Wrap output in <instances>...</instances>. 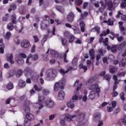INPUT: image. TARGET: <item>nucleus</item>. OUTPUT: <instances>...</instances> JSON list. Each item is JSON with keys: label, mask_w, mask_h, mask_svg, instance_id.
I'll return each instance as SVG.
<instances>
[{"label": "nucleus", "mask_w": 126, "mask_h": 126, "mask_svg": "<svg viewBox=\"0 0 126 126\" xmlns=\"http://www.w3.org/2000/svg\"><path fill=\"white\" fill-rule=\"evenodd\" d=\"M126 64V59L124 58L122 59L121 62L119 63L120 66H125Z\"/></svg>", "instance_id": "nucleus-29"}, {"label": "nucleus", "mask_w": 126, "mask_h": 126, "mask_svg": "<svg viewBox=\"0 0 126 126\" xmlns=\"http://www.w3.org/2000/svg\"><path fill=\"white\" fill-rule=\"evenodd\" d=\"M81 86H82V84L80 85V87L77 88V90L75 91L74 94L72 96V100L73 102H76L78 99L81 100L82 99V96L79 95V89L81 88Z\"/></svg>", "instance_id": "nucleus-2"}, {"label": "nucleus", "mask_w": 126, "mask_h": 126, "mask_svg": "<svg viewBox=\"0 0 126 126\" xmlns=\"http://www.w3.org/2000/svg\"><path fill=\"white\" fill-rule=\"evenodd\" d=\"M90 56L91 60H94L95 59V51L94 49H91L89 51Z\"/></svg>", "instance_id": "nucleus-19"}, {"label": "nucleus", "mask_w": 126, "mask_h": 126, "mask_svg": "<svg viewBox=\"0 0 126 126\" xmlns=\"http://www.w3.org/2000/svg\"><path fill=\"white\" fill-rule=\"evenodd\" d=\"M109 71L110 73H114L116 71V69L114 67H110Z\"/></svg>", "instance_id": "nucleus-50"}, {"label": "nucleus", "mask_w": 126, "mask_h": 126, "mask_svg": "<svg viewBox=\"0 0 126 126\" xmlns=\"http://www.w3.org/2000/svg\"><path fill=\"white\" fill-rule=\"evenodd\" d=\"M74 40H75V37L73 35H70V37L68 39L69 43H73V41H74Z\"/></svg>", "instance_id": "nucleus-32"}, {"label": "nucleus", "mask_w": 126, "mask_h": 126, "mask_svg": "<svg viewBox=\"0 0 126 126\" xmlns=\"http://www.w3.org/2000/svg\"><path fill=\"white\" fill-rule=\"evenodd\" d=\"M45 101V96L41 95H38V102L36 103L37 107L38 108L39 110H41L44 107L43 105V103Z\"/></svg>", "instance_id": "nucleus-5"}, {"label": "nucleus", "mask_w": 126, "mask_h": 126, "mask_svg": "<svg viewBox=\"0 0 126 126\" xmlns=\"http://www.w3.org/2000/svg\"><path fill=\"white\" fill-rule=\"evenodd\" d=\"M110 33V30L108 29L106 31H103L100 34V37H103V36H106L108 35Z\"/></svg>", "instance_id": "nucleus-27"}, {"label": "nucleus", "mask_w": 126, "mask_h": 126, "mask_svg": "<svg viewBox=\"0 0 126 126\" xmlns=\"http://www.w3.org/2000/svg\"><path fill=\"white\" fill-rule=\"evenodd\" d=\"M75 44H81L82 43V41H81V39L78 38L75 41Z\"/></svg>", "instance_id": "nucleus-58"}, {"label": "nucleus", "mask_w": 126, "mask_h": 126, "mask_svg": "<svg viewBox=\"0 0 126 126\" xmlns=\"http://www.w3.org/2000/svg\"><path fill=\"white\" fill-rule=\"evenodd\" d=\"M121 18L122 20L124 21H126V15H122Z\"/></svg>", "instance_id": "nucleus-64"}, {"label": "nucleus", "mask_w": 126, "mask_h": 126, "mask_svg": "<svg viewBox=\"0 0 126 126\" xmlns=\"http://www.w3.org/2000/svg\"><path fill=\"white\" fill-rule=\"evenodd\" d=\"M111 105L112 106V107L115 109V108H116V106H117V102L116 101H113L111 102Z\"/></svg>", "instance_id": "nucleus-56"}, {"label": "nucleus", "mask_w": 126, "mask_h": 126, "mask_svg": "<svg viewBox=\"0 0 126 126\" xmlns=\"http://www.w3.org/2000/svg\"><path fill=\"white\" fill-rule=\"evenodd\" d=\"M12 60H13V55L12 54L10 55L8 54L7 56V61L9 62V63L12 64H13V63H14V61H13Z\"/></svg>", "instance_id": "nucleus-14"}, {"label": "nucleus", "mask_w": 126, "mask_h": 126, "mask_svg": "<svg viewBox=\"0 0 126 126\" xmlns=\"http://www.w3.org/2000/svg\"><path fill=\"white\" fill-rule=\"evenodd\" d=\"M96 95H97V93H95V92L92 91L89 95V97L90 98V99H91V100H93L95 99V97H96Z\"/></svg>", "instance_id": "nucleus-21"}, {"label": "nucleus", "mask_w": 126, "mask_h": 126, "mask_svg": "<svg viewBox=\"0 0 126 126\" xmlns=\"http://www.w3.org/2000/svg\"><path fill=\"white\" fill-rule=\"evenodd\" d=\"M34 88L37 91H41V90H42V88H38V86H37L36 85L34 86Z\"/></svg>", "instance_id": "nucleus-59"}, {"label": "nucleus", "mask_w": 126, "mask_h": 126, "mask_svg": "<svg viewBox=\"0 0 126 126\" xmlns=\"http://www.w3.org/2000/svg\"><path fill=\"white\" fill-rule=\"evenodd\" d=\"M50 52L51 54L53 55V56H54V57H55V58H60V59H62V58H63V55H62L61 54L59 55V53H58L57 51L54 50H51Z\"/></svg>", "instance_id": "nucleus-13"}, {"label": "nucleus", "mask_w": 126, "mask_h": 126, "mask_svg": "<svg viewBox=\"0 0 126 126\" xmlns=\"http://www.w3.org/2000/svg\"><path fill=\"white\" fill-rule=\"evenodd\" d=\"M95 81V78L94 77H92L88 81H87L86 83V85H90L91 84H92V83H93V82H94Z\"/></svg>", "instance_id": "nucleus-25"}, {"label": "nucleus", "mask_w": 126, "mask_h": 126, "mask_svg": "<svg viewBox=\"0 0 126 126\" xmlns=\"http://www.w3.org/2000/svg\"><path fill=\"white\" fill-rule=\"evenodd\" d=\"M110 34L113 36V37H116L117 39V40L118 42H122L124 40V37L123 36H119L118 34H115V33L111 32H110Z\"/></svg>", "instance_id": "nucleus-12"}, {"label": "nucleus", "mask_w": 126, "mask_h": 126, "mask_svg": "<svg viewBox=\"0 0 126 126\" xmlns=\"http://www.w3.org/2000/svg\"><path fill=\"white\" fill-rule=\"evenodd\" d=\"M65 84V80L64 79L62 81H60L59 83L57 82L54 84V91H59L60 88L62 90L64 89V85Z\"/></svg>", "instance_id": "nucleus-3"}, {"label": "nucleus", "mask_w": 126, "mask_h": 126, "mask_svg": "<svg viewBox=\"0 0 126 126\" xmlns=\"http://www.w3.org/2000/svg\"><path fill=\"white\" fill-rule=\"evenodd\" d=\"M74 14H73V12L69 13L67 16V21L71 23V22H73V20H74Z\"/></svg>", "instance_id": "nucleus-9"}, {"label": "nucleus", "mask_w": 126, "mask_h": 126, "mask_svg": "<svg viewBox=\"0 0 126 126\" xmlns=\"http://www.w3.org/2000/svg\"><path fill=\"white\" fill-rule=\"evenodd\" d=\"M18 85L20 87H25L26 85L25 82L22 80H21L19 81Z\"/></svg>", "instance_id": "nucleus-31"}, {"label": "nucleus", "mask_w": 126, "mask_h": 126, "mask_svg": "<svg viewBox=\"0 0 126 126\" xmlns=\"http://www.w3.org/2000/svg\"><path fill=\"white\" fill-rule=\"evenodd\" d=\"M123 14V11H119L118 12V14L116 15V18H120V17L121 15Z\"/></svg>", "instance_id": "nucleus-55"}, {"label": "nucleus", "mask_w": 126, "mask_h": 126, "mask_svg": "<svg viewBox=\"0 0 126 126\" xmlns=\"http://www.w3.org/2000/svg\"><path fill=\"white\" fill-rule=\"evenodd\" d=\"M23 73V71H22V70L21 69H19L16 72V76H17V77H20V76L22 75Z\"/></svg>", "instance_id": "nucleus-28"}, {"label": "nucleus", "mask_w": 126, "mask_h": 126, "mask_svg": "<svg viewBox=\"0 0 126 126\" xmlns=\"http://www.w3.org/2000/svg\"><path fill=\"white\" fill-rule=\"evenodd\" d=\"M107 5L108 7L110 8V10H113V9H112V8L113 7V3L112 2V1H109L108 2Z\"/></svg>", "instance_id": "nucleus-42"}, {"label": "nucleus", "mask_w": 126, "mask_h": 126, "mask_svg": "<svg viewBox=\"0 0 126 126\" xmlns=\"http://www.w3.org/2000/svg\"><path fill=\"white\" fill-rule=\"evenodd\" d=\"M68 53V50L65 52V53L64 55V56H63L64 63H68L67 60H66V53Z\"/></svg>", "instance_id": "nucleus-51"}, {"label": "nucleus", "mask_w": 126, "mask_h": 126, "mask_svg": "<svg viewBox=\"0 0 126 126\" xmlns=\"http://www.w3.org/2000/svg\"><path fill=\"white\" fill-rule=\"evenodd\" d=\"M88 15V13L87 12H84L83 14H81L82 18H84V17H86Z\"/></svg>", "instance_id": "nucleus-57"}, {"label": "nucleus", "mask_w": 126, "mask_h": 126, "mask_svg": "<svg viewBox=\"0 0 126 126\" xmlns=\"http://www.w3.org/2000/svg\"><path fill=\"white\" fill-rule=\"evenodd\" d=\"M82 0H78L76 1V4L77 5H81V4H82Z\"/></svg>", "instance_id": "nucleus-62"}, {"label": "nucleus", "mask_w": 126, "mask_h": 126, "mask_svg": "<svg viewBox=\"0 0 126 126\" xmlns=\"http://www.w3.org/2000/svg\"><path fill=\"white\" fill-rule=\"evenodd\" d=\"M67 106L68 108H70V109H73L74 108L75 105H74V103L70 100V101H68L67 102Z\"/></svg>", "instance_id": "nucleus-22"}, {"label": "nucleus", "mask_w": 126, "mask_h": 126, "mask_svg": "<svg viewBox=\"0 0 126 126\" xmlns=\"http://www.w3.org/2000/svg\"><path fill=\"white\" fill-rule=\"evenodd\" d=\"M31 58H32L33 61H37V60H38V55H34L33 56L32 55V57Z\"/></svg>", "instance_id": "nucleus-49"}, {"label": "nucleus", "mask_w": 126, "mask_h": 126, "mask_svg": "<svg viewBox=\"0 0 126 126\" xmlns=\"http://www.w3.org/2000/svg\"><path fill=\"white\" fill-rule=\"evenodd\" d=\"M118 123L120 125H122V124H123V125H124L125 126H126V120L125 119H120L119 120Z\"/></svg>", "instance_id": "nucleus-35"}, {"label": "nucleus", "mask_w": 126, "mask_h": 126, "mask_svg": "<svg viewBox=\"0 0 126 126\" xmlns=\"http://www.w3.org/2000/svg\"><path fill=\"white\" fill-rule=\"evenodd\" d=\"M57 99L60 101L63 100V99H64V92L63 91H59L57 96Z\"/></svg>", "instance_id": "nucleus-10"}, {"label": "nucleus", "mask_w": 126, "mask_h": 126, "mask_svg": "<svg viewBox=\"0 0 126 126\" xmlns=\"http://www.w3.org/2000/svg\"><path fill=\"white\" fill-rule=\"evenodd\" d=\"M125 44H126V42L124 41L123 43H121L120 45H118L119 51H121V50H122V48H123V47H124V46H125Z\"/></svg>", "instance_id": "nucleus-34"}, {"label": "nucleus", "mask_w": 126, "mask_h": 126, "mask_svg": "<svg viewBox=\"0 0 126 126\" xmlns=\"http://www.w3.org/2000/svg\"><path fill=\"white\" fill-rule=\"evenodd\" d=\"M57 76L56 74V71L52 70V72L50 73L47 74V78L49 79H54Z\"/></svg>", "instance_id": "nucleus-11"}, {"label": "nucleus", "mask_w": 126, "mask_h": 126, "mask_svg": "<svg viewBox=\"0 0 126 126\" xmlns=\"http://www.w3.org/2000/svg\"><path fill=\"white\" fill-rule=\"evenodd\" d=\"M55 114H52L49 116V121H52L53 120V119H55Z\"/></svg>", "instance_id": "nucleus-60"}, {"label": "nucleus", "mask_w": 126, "mask_h": 126, "mask_svg": "<svg viewBox=\"0 0 126 126\" xmlns=\"http://www.w3.org/2000/svg\"><path fill=\"white\" fill-rule=\"evenodd\" d=\"M15 70H12L11 71H10L9 73L7 75V77H8V78H9L10 77H12V76H13V75H14V74H15Z\"/></svg>", "instance_id": "nucleus-24"}, {"label": "nucleus", "mask_w": 126, "mask_h": 126, "mask_svg": "<svg viewBox=\"0 0 126 126\" xmlns=\"http://www.w3.org/2000/svg\"><path fill=\"white\" fill-rule=\"evenodd\" d=\"M6 88L8 90H11V89H13V84L12 83H9L6 85Z\"/></svg>", "instance_id": "nucleus-30"}, {"label": "nucleus", "mask_w": 126, "mask_h": 126, "mask_svg": "<svg viewBox=\"0 0 126 126\" xmlns=\"http://www.w3.org/2000/svg\"><path fill=\"white\" fill-rule=\"evenodd\" d=\"M70 70H72V67H69L66 71H65L63 69H61L60 70H59V71L62 74L64 75L65 73H67V72L68 71H70Z\"/></svg>", "instance_id": "nucleus-17"}, {"label": "nucleus", "mask_w": 126, "mask_h": 126, "mask_svg": "<svg viewBox=\"0 0 126 126\" xmlns=\"http://www.w3.org/2000/svg\"><path fill=\"white\" fill-rule=\"evenodd\" d=\"M2 21H7L8 20V14H6L5 16L2 19Z\"/></svg>", "instance_id": "nucleus-44"}, {"label": "nucleus", "mask_w": 126, "mask_h": 126, "mask_svg": "<svg viewBox=\"0 0 126 126\" xmlns=\"http://www.w3.org/2000/svg\"><path fill=\"white\" fill-rule=\"evenodd\" d=\"M56 8L60 12H61V13H64V9H63V7L62 6H57Z\"/></svg>", "instance_id": "nucleus-26"}, {"label": "nucleus", "mask_w": 126, "mask_h": 126, "mask_svg": "<svg viewBox=\"0 0 126 126\" xmlns=\"http://www.w3.org/2000/svg\"><path fill=\"white\" fill-rule=\"evenodd\" d=\"M79 67L80 68H83V69H84V72L87 70V66L83 65V64L82 63L80 64Z\"/></svg>", "instance_id": "nucleus-38"}, {"label": "nucleus", "mask_w": 126, "mask_h": 126, "mask_svg": "<svg viewBox=\"0 0 126 126\" xmlns=\"http://www.w3.org/2000/svg\"><path fill=\"white\" fill-rule=\"evenodd\" d=\"M50 93V91L48 89H44L43 91V94L44 95H48V94Z\"/></svg>", "instance_id": "nucleus-46"}, {"label": "nucleus", "mask_w": 126, "mask_h": 126, "mask_svg": "<svg viewBox=\"0 0 126 126\" xmlns=\"http://www.w3.org/2000/svg\"><path fill=\"white\" fill-rule=\"evenodd\" d=\"M0 52L1 54H4V44H0Z\"/></svg>", "instance_id": "nucleus-33"}, {"label": "nucleus", "mask_w": 126, "mask_h": 126, "mask_svg": "<svg viewBox=\"0 0 126 126\" xmlns=\"http://www.w3.org/2000/svg\"><path fill=\"white\" fill-rule=\"evenodd\" d=\"M24 110L26 113H30V107H29V105L27 102H26V103L24 104Z\"/></svg>", "instance_id": "nucleus-18"}, {"label": "nucleus", "mask_w": 126, "mask_h": 126, "mask_svg": "<svg viewBox=\"0 0 126 126\" xmlns=\"http://www.w3.org/2000/svg\"><path fill=\"white\" fill-rule=\"evenodd\" d=\"M12 23L13 24H16V16L15 15H12Z\"/></svg>", "instance_id": "nucleus-36"}, {"label": "nucleus", "mask_w": 126, "mask_h": 126, "mask_svg": "<svg viewBox=\"0 0 126 126\" xmlns=\"http://www.w3.org/2000/svg\"><path fill=\"white\" fill-rule=\"evenodd\" d=\"M77 63V58H74L72 61V63L73 64H76Z\"/></svg>", "instance_id": "nucleus-63"}, {"label": "nucleus", "mask_w": 126, "mask_h": 126, "mask_svg": "<svg viewBox=\"0 0 126 126\" xmlns=\"http://www.w3.org/2000/svg\"><path fill=\"white\" fill-rule=\"evenodd\" d=\"M45 105L47 108H53L55 105V103L52 99H48L45 102Z\"/></svg>", "instance_id": "nucleus-8"}, {"label": "nucleus", "mask_w": 126, "mask_h": 126, "mask_svg": "<svg viewBox=\"0 0 126 126\" xmlns=\"http://www.w3.org/2000/svg\"><path fill=\"white\" fill-rule=\"evenodd\" d=\"M77 115H75L76 116V121L77 122H82L84 120V113L82 112H80L79 111H77ZM71 116H74V115H71Z\"/></svg>", "instance_id": "nucleus-7"}, {"label": "nucleus", "mask_w": 126, "mask_h": 126, "mask_svg": "<svg viewBox=\"0 0 126 126\" xmlns=\"http://www.w3.org/2000/svg\"><path fill=\"white\" fill-rule=\"evenodd\" d=\"M32 57V55L30 54V56L28 57V58L26 60V63L27 64H28L29 65H30L31 64V62H29V59Z\"/></svg>", "instance_id": "nucleus-43"}, {"label": "nucleus", "mask_w": 126, "mask_h": 126, "mask_svg": "<svg viewBox=\"0 0 126 126\" xmlns=\"http://www.w3.org/2000/svg\"><path fill=\"white\" fill-rule=\"evenodd\" d=\"M114 107L111 106H108L107 107V112L108 113H111V112H113V110H114Z\"/></svg>", "instance_id": "nucleus-47"}, {"label": "nucleus", "mask_w": 126, "mask_h": 126, "mask_svg": "<svg viewBox=\"0 0 126 126\" xmlns=\"http://www.w3.org/2000/svg\"><path fill=\"white\" fill-rule=\"evenodd\" d=\"M76 118V115H71L70 114H67L65 118H61L60 119V124L62 126H67V125L65 124V121L68 123L73 122V119Z\"/></svg>", "instance_id": "nucleus-1"}, {"label": "nucleus", "mask_w": 126, "mask_h": 126, "mask_svg": "<svg viewBox=\"0 0 126 126\" xmlns=\"http://www.w3.org/2000/svg\"><path fill=\"white\" fill-rule=\"evenodd\" d=\"M94 122H96L97 123V122H99L101 120V114H95L94 115Z\"/></svg>", "instance_id": "nucleus-20"}, {"label": "nucleus", "mask_w": 126, "mask_h": 126, "mask_svg": "<svg viewBox=\"0 0 126 126\" xmlns=\"http://www.w3.org/2000/svg\"><path fill=\"white\" fill-rule=\"evenodd\" d=\"M111 94H112L113 97H117V96H118V95H119V94L118 93V92H117L115 91H113Z\"/></svg>", "instance_id": "nucleus-54"}, {"label": "nucleus", "mask_w": 126, "mask_h": 126, "mask_svg": "<svg viewBox=\"0 0 126 126\" xmlns=\"http://www.w3.org/2000/svg\"><path fill=\"white\" fill-rule=\"evenodd\" d=\"M33 38L34 39V43H37L39 42V38L37 35L33 36Z\"/></svg>", "instance_id": "nucleus-53"}, {"label": "nucleus", "mask_w": 126, "mask_h": 126, "mask_svg": "<svg viewBox=\"0 0 126 126\" xmlns=\"http://www.w3.org/2000/svg\"><path fill=\"white\" fill-rule=\"evenodd\" d=\"M24 125L25 126H30V122L27 121V119L25 120V122L24 123Z\"/></svg>", "instance_id": "nucleus-52"}, {"label": "nucleus", "mask_w": 126, "mask_h": 126, "mask_svg": "<svg viewBox=\"0 0 126 126\" xmlns=\"http://www.w3.org/2000/svg\"><path fill=\"white\" fill-rule=\"evenodd\" d=\"M104 79L106 80H107V81H109V80H110V79H111V75H110V74H107V75H105Z\"/></svg>", "instance_id": "nucleus-48"}, {"label": "nucleus", "mask_w": 126, "mask_h": 126, "mask_svg": "<svg viewBox=\"0 0 126 126\" xmlns=\"http://www.w3.org/2000/svg\"><path fill=\"white\" fill-rule=\"evenodd\" d=\"M30 45V42L28 40H24L21 43L23 48H28Z\"/></svg>", "instance_id": "nucleus-15"}, {"label": "nucleus", "mask_w": 126, "mask_h": 126, "mask_svg": "<svg viewBox=\"0 0 126 126\" xmlns=\"http://www.w3.org/2000/svg\"><path fill=\"white\" fill-rule=\"evenodd\" d=\"M80 26L81 27V31L84 32L85 31V23L84 22H81L80 23Z\"/></svg>", "instance_id": "nucleus-23"}, {"label": "nucleus", "mask_w": 126, "mask_h": 126, "mask_svg": "<svg viewBox=\"0 0 126 126\" xmlns=\"http://www.w3.org/2000/svg\"><path fill=\"white\" fill-rule=\"evenodd\" d=\"M111 51L112 53H116L117 52V45H115L112 46Z\"/></svg>", "instance_id": "nucleus-37"}, {"label": "nucleus", "mask_w": 126, "mask_h": 126, "mask_svg": "<svg viewBox=\"0 0 126 126\" xmlns=\"http://www.w3.org/2000/svg\"><path fill=\"white\" fill-rule=\"evenodd\" d=\"M26 55L24 53H21L15 58V61L16 63H17L18 64H22V63H24V61L22 58L23 59H26Z\"/></svg>", "instance_id": "nucleus-6"}, {"label": "nucleus", "mask_w": 126, "mask_h": 126, "mask_svg": "<svg viewBox=\"0 0 126 126\" xmlns=\"http://www.w3.org/2000/svg\"><path fill=\"white\" fill-rule=\"evenodd\" d=\"M10 37H11V32H7L6 33V35L5 36V38L6 39H9V38H10Z\"/></svg>", "instance_id": "nucleus-41"}, {"label": "nucleus", "mask_w": 126, "mask_h": 126, "mask_svg": "<svg viewBox=\"0 0 126 126\" xmlns=\"http://www.w3.org/2000/svg\"><path fill=\"white\" fill-rule=\"evenodd\" d=\"M120 98L122 101H124L126 97H125V93L122 92L120 94Z\"/></svg>", "instance_id": "nucleus-45"}, {"label": "nucleus", "mask_w": 126, "mask_h": 126, "mask_svg": "<svg viewBox=\"0 0 126 126\" xmlns=\"http://www.w3.org/2000/svg\"><path fill=\"white\" fill-rule=\"evenodd\" d=\"M26 119L28 121H32V120H34V115L32 113H30V112L27 113L26 114Z\"/></svg>", "instance_id": "nucleus-16"}, {"label": "nucleus", "mask_w": 126, "mask_h": 126, "mask_svg": "<svg viewBox=\"0 0 126 126\" xmlns=\"http://www.w3.org/2000/svg\"><path fill=\"white\" fill-rule=\"evenodd\" d=\"M7 27L8 29H9V30L11 31V30H13V25L11 23H9L7 25Z\"/></svg>", "instance_id": "nucleus-40"}, {"label": "nucleus", "mask_w": 126, "mask_h": 126, "mask_svg": "<svg viewBox=\"0 0 126 126\" xmlns=\"http://www.w3.org/2000/svg\"><path fill=\"white\" fill-rule=\"evenodd\" d=\"M90 89L92 91L95 92L97 96L99 97V94L101 92V89L99 87L98 84L95 83L92 85L90 87Z\"/></svg>", "instance_id": "nucleus-4"}, {"label": "nucleus", "mask_w": 126, "mask_h": 126, "mask_svg": "<svg viewBox=\"0 0 126 126\" xmlns=\"http://www.w3.org/2000/svg\"><path fill=\"white\" fill-rule=\"evenodd\" d=\"M62 43L63 46H66L67 45V40L65 38H62Z\"/></svg>", "instance_id": "nucleus-39"}, {"label": "nucleus", "mask_w": 126, "mask_h": 126, "mask_svg": "<svg viewBox=\"0 0 126 126\" xmlns=\"http://www.w3.org/2000/svg\"><path fill=\"white\" fill-rule=\"evenodd\" d=\"M121 6L122 8H125L126 6V2H122L121 4Z\"/></svg>", "instance_id": "nucleus-61"}]
</instances>
